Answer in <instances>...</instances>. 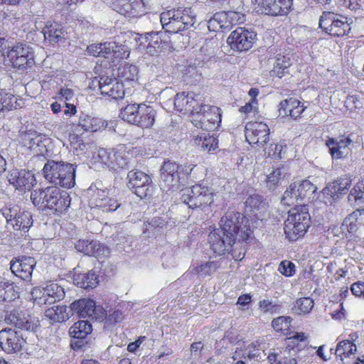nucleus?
<instances>
[{
    "instance_id": "cd10ccee",
    "label": "nucleus",
    "mask_w": 364,
    "mask_h": 364,
    "mask_svg": "<svg viewBox=\"0 0 364 364\" xmlns=\"http://www.w3.org/2000/svg\"><path fill=\"white\" fill-rule=\"evenodd\" d=\"M180 15V11L176 9L168 10L161 14L160 20L163 28L167 32L177 33L181 31L182 24L178 23V18Z\"/></svg>"
},
{
    "instance_id": "864d4df0",
    "label": "nucleus",
    "mask_w": 364,
    "mask_h": 364,
    "mask_svg": "<svg viewBox=\"0 0 364 364\" xmlns=\"http://www.w3.org/2000/svg\"><path fill=\"white\" fill-rule=\"evenodd\" d=\"M314 302L310 297H303L296 300L294 309L297 314H308L314 307Z\"/></svg>"
},
{
    "instance_id": "aec40b11",
    "label": "nucleus",
    "mask_w": 364,
    "mask_h": 364,
    "mask_svg": "<svg viewBox=\"0 0 364 364\" xmlns=\"http://www.w3.org/2000/svg\"><path fill=\"white\" fill-rule=\"evenodd\" d=\"M353 140L349 136H341L338 139L331 138L326 141V146L333 159L346 158L350 153Z\"/></svg>"
},
{
    "instance_id": "4c0bfd02",
    "label": "nucleus",
    "mask_w": 364,
    "mask_h": 364,
    "mask_svg": "<svg viewBox=\"0 0 364 364\" xmlns=\"http://www.w3.org/2000/svg\"><path fill=\"white\" fill-rule=\"evenodd\" d=\"M46 40L50 43H56L65 38V33L57 23L46 25L43 29Z\"/></svg>"
},
{
    "instance_id": "a19ab883",
    "label": "nucleus",
    "mask_w": 364,
    "mask_h": 364,
    "mask_svg": "<svg viewBox=\"0 0 364 364\" xmlns=\"http://www.w3.org/2000/svg\"><path fill=\"white\" fill-rule=\"evenodd\" d=\"M33 224L32 215L30 212L21 210L20 208L12 225L16 230L27 232Z\"/></svg>"
},
{
    "instance_id": "2eb2a0df",
    "label": "nucleus",
    "mask_w": 364,
    "mask_h": 364,
    "mask_svg": "<svg viewBox=\"0 0 364 364\" xmlns=\"http://www.w3.org/2000/svg\"><path fill=\"white\" fill-rule=\"evenodd\" d=\"M255 38L256 33L255 32L239 27L230 33L227 42L232 49L244 51L252 48Z\"/></svg>"
},
{
    "instance_id": "a18cd8bd",
    "label": "nucleus",
    "mask_w": 364,
    "mask_h": 364,
    "mask_svg": "<svg viewBox=\"0 0 364 364\" xmlns=\"http://www.w3.org/2000/svg\"><path fill=\"white\" fill-rule=\"evenodd\" d=\"M18 297L13 284L8 282H0V302L11 301Z\"/></svg>"
},
{
    "instance_id": "2f4dec72",
    "label": "nucleus",
    "mask_w": 364,
    "mask_h": 364,
    "mask_svg": "<svg viewBox=\"0 0 364 364\" xmlns=\"http://www.w3.org/2000/svg\"><path fill=\"white\" fill-rule=\"evenodd\" d=\"M114 48H116V42H104L88 46L87 51L89 54L95 57L109 58L112 57Z\"/></svg>"
},
{
    "instance_id": "58836bf2",
    "label": "nucleus",
    "mask_w": 364,
    "mask_h": 364,
    "mask_svg": "<svg viewBox=\"0 0 364 364\" xmlns=\"http://www.w3.org/2000/svg\"><path fill=\"white\" fill-rule=\"evenodd\" d=\"M70 309L64 305H56L46 310L45 315L53 322H63L70 317Z\"/></svg>"
},
{
    "instance_id": "473e14b6",
    "label": "nucleus",
    "mask_w": 364,
    "mask_h": 364,
    "mask_svg": "<svg viewBox=\"0 0 364 364\" xmlns=\"http://www.w3.org/2000/svg\"><path fill=\"white\" fill-rule=\"evenodd\" d=\"M73 282L80 288L92 289L97 287L99 279L95 272L90 271L87 273H75Z\"/></svg>"
},
{
    "instance_id": "37998d69",
    "label": "nucleus",
    "mask_w": 364,
    "mask_h": 364,
    "mask_svg": "<svg viewBox=\"0 0 364 364\" xmlns=\"http://www.w3.org/2000/svg\"><path fill=\"white\" fill-rule=\"evenodd\" d=\"M290 59L285 55H278L274 63V68L270 71L271 76L282 77L290 66Z\"/></svg>"
},
{
    "instance_id": "69168bd1",
    "label": "nucleus",
    "mask_w": 364,
    "mask_h": 364,
    "mask_svg": "<svg viewBox=\"0 0 364 364\" xmlns=\"http://www.w3.org/2000/svg\"><path fill=\"white\" fill-rule=\"evenodd\" d=\"M138 68L134 65H125L121 72L122 77L126 80H134L137 79Z\"/></svg>"
},
{
    "instance_id": "9b49d317",
    "label": "nucleus",
    "mask_w": 364,
    "mask_h": 364,
    "mask_svg": "<svg viewBox=\"0 0 364 364\" xmlns=\"http://www.w3.org/2000/svg\"><path fill=\"white\" fill-rule=\"evenodd\" d=\"M178 165L170 161H164L161 168L159 186L164 192L176 191L180 188Z\"/></svg>"
},
{
    "instance_id": "e433bc0d",
    "label": "nucleus",
    "mask_w": 364,
    "mask_h": 364,
    "mask_svg": "<svg viewBox=\"0 0 364 364\" xmlns=\"http://www.w3.org/2000/svg\"><path fill=\"white\" fill-rule=\"evenodd\" d=\"M77 252L87 255L99 256L100 244L97 240H79L75 245Z\"/></svg>"
},
{
    "instance_id": "f3484780",
    "label": "nucleus",
    "mask_w": 364,
    "mask_h": 364,
    "mask_svg": "<svg viewBox=\"0 0 364 364\" xmlns=\"http://www.w3.org/2000/svg\"><path fill=\"white\" fill-rule=\"evenodd\" d=\"M98 84L102 95H107L114 100L122 99L124 97V85L116 78L100 77Z\"/></svg>"
},
{
    "instance_id": "f03ea898",
    "label": "nucleus",
    "mask_w": 364,
    "mask_h": 364,
    "mask_svg": "<svg viewBox=\"0 0 364 364\" xmlns=\"http://www.w3.org/2000/svg\"><path fill=\"white\" fill-rule=\"evenodd\" d=\"M31 200L39 208H48L56 213H62L70 205L68 193L61 191L56 186L35 190L31 194Z\"/></svg>"
},
{
    "instance_id": "bf43d9fd",
    "label": "nucleus",
    "mask_w": 364,
    "mask_h": 364,
    "mask_svg": "<svg viewBox=\"0 0 364 364\" xmlns=\"http://www.w3.org/2000/svg\"><path fill=\"white\" fill-rule=\"evenodd\" d=\"M113 9L117 13L129 17V11L132 10V0H114Z\"/></svg>"
},
{
    "instance_id": "393cba45",
    "label": "nucleus",
    "mask_w": 364,
    "mask_h": 364,
    "mask_svg": "<svg viewBox=\"0 0 364 364\" xmlns=\"http://www.w3.org/2000/svg\"><path fill=\"white\" fill-rule=\"evenodd\" d=\"M352 180L348 175H343L328 184L323 188V192L324 195L330 196L333 199L338 198V194H344L351 186Z\"/></svg>"
},
{
    "instance_id": "052dcab7",
    "label": "nucleus",
    "mask_w": 364,
    "mask_h": 364,
    "mask_svg": "<svg viewBox=\"0 0 364 364\" xmlns=\"http://www.w3.org/2000/svg\"><path fill=\"white\" fill-rule=\"evenodd\" d=\"M29 46L26 44H17L14 46L7 53V58L10 63L16 60V58L21 57L29 49Z\"/></svg>"
},
{
    "instance_id": "f257e3e1",
    "label": "nucleus",
    "mask_w": 364,
    "mask_h": 364,
    "mask_svg": "<svg viewBox=\"0 0 364 364\" xmlns=\"http://www.w3.org/2000/svg\"><path fill=\"white\" fill-rule=\"evenodd\" d=\"M220 223L221 228L208 236L211 249L218 255H225L235 243L237 237L239 242L247 241L252 234L248 219L239 212L228 210Z\"/></svg>"
},
{
    "instance_id": "6e6552de",
    "label": "nucleus",
    "mask_w": 364,
    "mask_h": 364,
    "mask_svg": "<svg viewBox=\"0 0 364 364\" xmlns=\"http://www.w3.org/2000/svg\"><path fill=\"white\" fill-rule=\"evenodd\" d=\"M129 155L124 144H119L113 149H100L97 154L100 161L114 171L129 168Z\"/></svg>"
},
{
    "instance_id": "5701e85b",
    "label": "nucleus",
    "mask_w": 364,
    "mask_h": 364,
    "mask_svg": "<svg viewBox=\"0 0 364 364\" xmlns=\"http://www.w3.org/2000/svg\"><path fill=\"white\" fill-rule=\"evenodd\" d=\"M210 57L208 56L203 59L198 58L193 61L188 63L182 70L184 80L191 84L200 81L202 76L200 69L205 65V60L210 58Z\"/></svg>"
},
{
    "instance_id": "a211bd4d",
    "label": "nucleus",
    "mask_w": 364,
    "mask_h": 364,
    "mask_svg": "<svg viewBox=\"0 0 364 364\" xmlns=\"http://www.w3.org/2000/svg\"><path fill=\"white\" fill-rule=\"evenodd\" d=\"M8 180L16 189L20 190H29L36 182L32 171L24 169L11 171L8 176Z\"/></svg>"
},
{
    "instance_id": "ddd939ff",
    "label": "nucleus",
    "mask_w": 364,
    "mask_h": 364,
    "mask_svg": "<svg viewBox=\"0 0 364 364\" xmlns=\"http://www.w3.org/2000/svg\"><path fill=\"white\" fill-rule=\"evenodd\" d=\"M220 108L215 106L206 105L200 113L195 114V117L191 119L194 126L202 130L213 129L220 122Z\"/></svg>"
},
{
    "instance_id": "39448f33",
    "label": "nucleus",
    "mask_w": 364,
    "mask_h": 364,
    "mask_svg": "<svg viewBox=\"0 0 364 364\" xmlns=\"http://www.w3.org/2000/svg\"><path fill=\"white\" fill-rule=\"evenodd\" d=\"M112 190L101 188L96 185H92L87 190L90 202L96 207L102 208V211H118L122 215H127L130 213V204L127 203H118L117 200L109 197Z\"/></svg>"
},
{
    "instance_id": "4468645a",
    "label": "nucleus",
    "mask_w": 364,
    "mask_h": 364,
    "mask_svg": "<svg viewBox=\"0 0 364 364\" xmlns=\"http://www.w3.org/2000/svg\"><path fill=\"white\" fill-rule=\"evenodd\" d=\"M269 128L262 121L249 122L245 125V139L250 144L263 146L269 141Z\"/></svg>"
},
{
    "instance_id": "09e8293b",
    "label": "nucleus",
    "mask_w": 364,
    "mask_h": 364,
    "mask_svg": "<svg viewBox=\"0 0 364 364\" xmlns=\"http://www.w3.org/2000/svg\"><path fill=\"white\" fill-rule=\"evenodd\" d=\"M166 225V220L163 217H154L150 221L144 223V233H147L149 236L151 233L153 235L157 233L159 230Z\"/></svg>"
},
{
    "instance_id": "774afa93",
    "label": "nucleus",
    "mask_w": 364,
    "mask_h": 364,
    "mask_svg": "<svg viewBox=\"0 0 364 364\" xmlns=\"http://www.w3.org/2000/svg\"><path fill=\"white\" fill-rule=\"evenodd\" d=\"M279 271L286 277H290L295 272V265L290 261H283L279 266Z\"/></svg>"
},
{
    "instance_id": "0e129e2a",
    "label": "nucleus",
    "mask_w": 364,
    "mask_h": 364,
    "mask_svg": "<svg viewBox=\"0 0 364 364\" xmlns=\"http://www.w3.org/2000/svg\"><path fill=\"white\" fill-rule=\"evenodd\" d=\"M146 13V6L142 0H132V10L129 11V17H139Z\"/></svg>"
},
{
    "instance_id": "412c9836",
    "label": "nucleus",
    "mask_w": 364,
    "mask_h": 364,
    "mask_svg": "<svg viewBox=\"0 0 364 364\" xmlns=\"http://www.w3.org/2000/svg\"><path fill=\"white\" fill-rule=\"evenodd\" d=\"M262 11L271 16L287 15L291 10L292 0H257Z\"/></svg>"
},
{
    "instance_id": "20e7f679",
    "label": "nucleus",
    "mask_w": 364,
    "mask_h": 364,
    "mask_svg": "<svg viewBox=\"0 0 364 364\" xmlns=\"http://www.w3.org/2000/svg\"><path fill=\"white\" fill-rule=\"evenodd\" d=\"M155 109L145 104H130L122 109L119 117L132 124L142 129L151 127L155 122Z\"/></svg>"
},
{
    "instance_id": "c03bdc74",
    "label": "nucleus",
    "mask_w": 364,
    "mask_h": 364,
    "mask_svg": "<svg viewBox=\"0 0 364 364\" xmlns=\"http://www.w3.org/2000/svg\"><path fill=\"white\" fill-rule=\"evenodd\" d=\"M176 11H180V15L178 16V23L182 24L181 31L191 27L196 21V17L192 14L190 8H178Z\"/></svg>"
},
{
    "instance_id": "c756f323",
    "label": "nucleus",
    "mask_w": 364,
    "mask_h": 364,
    "mask_svg": "<svg viewBox=\"0 0 364 364\" xmlns=\"http://www.w3.org/2000/svg\"><path fill=\"white\" fill-rule=\"evenodd\" d=\"M75 168L72 164L63 162L61 167L62 171L59 178H58L57 186H60L64 188H70L75 184Z\"/></svg>"
},
{
    "instance_id": "13d9d810",
    "label": "nucleus",
    "mask_w": 364,
    "mask_h": 364,
    "mask_svg": "<svg viewBox=\"0 0 364 364\" xmlns=\"http://www.w3.org/2000/svg\"><path fill=\"white\" fill-rule=\"evenodd\" d=\"M316 188V186L308 180L297 182V192L298 196H300V200L304 198L307 195L314 193Z\"/></svg>"
},
{
    "instance_id": "423d86ee",
    "label": "nucleus",
    "mask_w": 364,
    "mask_h": 364,
    "mask_svg": "<svg viewBox=\"0 0 364 364\" xmlns=\"http://www.w3.org/2000/svg\"><path fill=\"white\" fill-rule=\"evenodd\" d=\"M181 201L190 208H201L210 205L214 200V192L211 188L196 184L191 188L181 190Z\"/></svg>"
},
{
    "instance_id": "0eeeda50",
    "label": "nucleus",
    "mask_w": 364,
    "mask_h": 364,
    "mask_svg": "<svg viewBox=\"0 0 364 364\" xmlns=\"http://www.w3.org/2000/svg\"><path fill=\"white\" fill-rule=\"evenodd\" d=\"M347 17L329 11H324L319 20V27L331 36L342 37L348 35L351 28Z\"/></svg>"
},
{
    "instance_id": "1a4fd4ad",
    "label": "nucleus",
    "mask_w": 364,
    "mask_h": 364,
    "mask_svg": "<svg viewBox=\"0 0 364 364\" xmlns=\"http://www.w3.org/2000/svg\"><path fill=\"white\" fill-rule=\"evenodd\" d=\"M70 308V311L81 317H87L91 320L100 322L104 321L107 315V311L101 306H97L95 302L90 299L75 301L71 304Z\"/></svg>"
},
{
    "instance_id": "4d7b16f0",
    "label": "nucleus",
    "mask_w": 364,
    "mask_h": 364,
    "mask_svg": "<svg viewBox=\"0 0 364 364\" xmlns=\"http://www.w3.org/2000/svg\"><path fill=\"white\" fill-rule=\"evenodd\" d=\"M356 350V346L348 340L341 341L338 343L336 349V355L341 357L343 355L347 356L353 354Z\"/></svg>"
},
{
    "instance_id": "72a5a7b5",
    "label": "nucleus",
    "mask_w": 364,
    "mask_h": 364,
    "mask_svg": "<svg viewBox=\"0 0 364 364\" xmlns=\"http://www.w3.org/2000/svg\"><path fill=\"white\" fill-rule=\"evenodd\" d=\"M246 208L252 213L261 217L267 210V203L263 198L258 194H252L248 196L245 200Z\"/></svg>"
},
{
    "instance_id": "603ef678",
    "label": "nucleus",
    "mask_w": 364,
    "mask_h": 364,
    "mask_svg": "<svg viewBox=\"0 0 364 364\" xmlns=\"http://www.w3.org/2000/svg\"><path fill=\"white\" fill-rule=\"evenodd\" d=\"M189 97L188 104H191V105H190L188 112L191 113V119H193V117H195V114L200 113L203 109V106L206 105L203 103L202 97L199 94L191 92L189 93Z\"/></svg>"
},
{
    "instance_id": "6e6d98bb",
    "label": "nucleus",
    "mask_w": 364,
    "mask_h": 364,
    "mask_svg": "<svg viewBox=\"0 0 364 364\" xmlns=\"http://www.w3.org/2000/svg\"><path fill=\"white\" fill-rule=\"evenodd\" d=\"M18 107L20 104L17 102L16 97L5 91L4 100L0 103V111H9L17 109Z\"/></svg>"
},
{
    "instance_id": "dca6fc26",
    "label": "nucleus",
    "mask_w": 364,
    "mask_h": 364,
    "mask_svg": "<svg viewBox=\"0 0 364 364\" xmlns=\"http://www.w3.org/2000/svg\"><path fill=\"white\" fill-rule=\"evenodd\" d=\"M25 343L21 334L12 328L0 331V347L5 353L11 354L20 351Z\"/></svg>"
},
{
    "instance_id": "c85d7f7f",
    "label": "nucleus",
    "mask_w": 364,
    "mask_h": 364,
    "mask_svg": "<svg viewBox=\"0 0 364 364\" xmlns=\"http://www.w3.org/2000/svg\"><path fill=\"white\" fill-rule=\"evenodd\" d=\"M92 325L87 321H79L70 328V336L79 339L75 344V347L81 348L84 346L82 339L85 338L92 332Z\"/></svg>"
},
{
    "instance_id": "a878e982",
    "label": "nucleus",
    "mask_w": 364,
    "mask_h": 364,
    "mask_svg": "<svg viewBox=\"0 0 364 364\" xmlns=\"http://www.w3.org/2000/svg\"><path fill=\"white\" fill-rule=\"evenodd\" d=\"M140 46L144 45L146 52L154 55L162 50L166 42L161 38L160 33L152 32L146 33L144 36L139 38Z\"/></svg>"
},
{
    "instance_id": "7c9ffc66",
    "label": "nucleus",
    "mask_w": 364,
    "mask_h": 364,
    "mask_svg": "<svg viewBox=\"0 0 364 364\" xmlns=\"http://www.w3.org/2000/svg\"><path fill=\"white\" fill-rule=\"evenodd\" d=\"M196 145L200 147L203 151L210 153L218 148V139L211 136L208 131L203 130L196 136H193Z\"/></svg>"
},
{
    "instance_id": "c9c22d12",
    "label": "nucleus",
    "mask_w": 364,
    "mask_h": 364,
    "mask_svg": "<svg viewBox=\"0 0 364 364\" xmlns=\"http://www.w3.org/2000/svg\"><path fill=\"white\" fill-rule=\"evenodd\" d=\"M349 232H355L362 225H364V209H357L347 216L343 223Z\"/></svg>"
},
{
    "instance_id": "bb28decb",
    "label": "nucleus",
    "mask_w": 364,
    "mask_h": 364,
    "mask_svg": "<svg viewBox=\"0 0 364 364\" xmlns=\"http://www.w3.org/2000/svg\"><path fill=\"white\" fill-rule=\"evenodd\" d=\"M279 106V111L280 114L290 116L294 119L299 117L305 109L304 105L294 97L282 101Z\"/></svg>"
},
{
    "instance_id": "b1692460",
    "label": "nucleus",
    "mask_w": 364,
    "mask_h": 364,
    "mask_svg": "<svg viewBox=\"0 0 364 364\" xmlns=\"http://www.w3.org/2000/svg\"><path fill=\"white\" fill-rule=\"evenodd\" d=\"M73 131L77 133L96 132L102 126L101 119L87 114H82L77 120L71 122Z\"/></svg>"
},
{
    "instance_id": "7ed1b4c3",
    "label": "nucleus",
    "mask_w": 364,
    "mask_h": 364,
    "mask_svg": "<svg viewBox=\"0 0 364 364\" xmlns=\"http://www.w3.org/2000/svg\"><path fill=\"white\" fill-rule=\"evenodd\" d=\"M288 213L284 221V233L290 241H295L306 233L310 224V215L305 206H296Z\"/></svg>"
},
{
    "instance_id": "9d476101",
    "label": "nucleus",
    "mask_w": 364,
    "mask_h": 364,
    "mask_svg": "<svg viewBox=\"0 0 364 364\" xmlns=\"http://www.w3.org/2000/svg\"><path fill=\"white\" fill-rule=\"evenodd\" d=\"M127 186L140 198L151 196L152 193V180L149 175L139 171L132 170L127 174Z\"/></svg>"
},
{
    "instance_id": "f8f14e48",
    "label": "nucleus",
    "mask_w": 364,
    "mask_h": 364,
    "mask_svg": "<svg viewBox=\"0 0 364 364\" xmlns=\"http://www.w3.org/2000/svg\"><path fill=\"white\" fill-rule=\"evenodd\" d=\"M34 301L38 304H52L65 296L63 288L57 283L51 282L42 289L34 288L31 292Z\"/></svg>"
},
{
    "instance_id": "4be33fe9",
    "label": "nucleus",
    "mask_w": 364,
    "mask_h": 364,
    "mask_svg": "<svg viewBox=\"0 0 364 364\" xmlns=\"http://www.w3.org/2000/svg\"><path fill=\"white\" fill-rule=\"evenodd\" d=\"M4 321L18 328L33 331L38 327L37 323L28 318L23 312L13 310L5 315Z\"/></svg>"
},
{
    "instance_id": "3c124183",
    "label": "nucleus",
    "mask_w": 364,
    "mask_h": 364,
    "mask_svg": "<svg viewBox=\"0 0 364 364\" xmlns=\"http://www.w3.org/2000/svg\"><path fill=\"white\" fill-rule=\"evenodd\" d=\"M300 200V196H298L297 182H294L289 186V188L284 193L282 202L287 205H294Z\"/></svg>"
},
{
    "instance_id": "338daca9",
    "label": "nucleus",
    "mask_w": 364,
    "mask_h": 364,
    "mask_svg": "<svg viewBox=\"0 0 364 364\" xmlns=\"http://www.w3.org/2000/svg\"><path fill=\"white\" fill-rule=\"evenodd\" d=\"M226 15L228 22L230 23V29L233 25L242 23L245 20V16L239 12L229 11L226 12Z\"/></svg>"
},
{
    "instance_id": "6ab92c4d",
    "label": "nucleus",
    "mask_w": 364,
    "mask_h": 364,
    "mask_svg": "<svg viewBox=\"0 0 364 364\" xmlns=\"http://www.w3.org/2000/svg\"><path fill=\"white\" fill-rule=\"evenodd\" d=\"M36 264V262L33 257H23L21 259L11 260L10 269L16 277L23 280L29 281L31 279L32 272Z\"/></svg>"
},
{
    "instance_id": "de8ad7c7",
    "label": "nucleus",
    "mask_w": 364,
    "mask_h": 364,
    "mask_svg": "<svg viewBox=\"0 0 364 364\" xmlns=\"http://www.w3.org/2000/svg\"><path fill=\"white\" fill-rule=\"evenodd\" d=\"M348 200L350 203H364V179L360 180L350 191Z\"/></svg>"
},
{
    "instance_id": "79ce46f5",
    "label": "nucleus",
    "mask_w": 364,
    "mask_h": 364,
    "mask_svg": "<svg viewBox=\"0 0 364 364\" xmlns=\"http://www.w3.org/2000/svg\"><path fill=\"white\" fill-rule=\"evenodd\" d=\"M287 174V168L284 166L273 168L270 173L267 176V186L269 189H274L275 187L282 183Z\"/></svg>"
},
{
    "instance_id": "f704fd0d",
    "label": "nucleus",
    "mask_w": 364,
    "mask_h": 364,
    "mask_svg": "<svg viewBox=\"0 0 364 364\" xmlns=\"http://www.w3.org/2000/svg\"><path fill=\"white\" fill-rule=\"evenodd\" d=\"M63 161H55L49 160L44 165L43 171L45 178L50 183H54L57 186L58 178H59L62 170L60 169L63 166Z\"/></svg>"
},
{
    "instance_id": "5fc2aeb1",
    "label": "nucleus",
    "mask_w": 364,
    "mask_h": 364,
    "mask_svg": "<svg viewBox=\"0 0 364 364\" xmlns=\"http://www.w3.org/2000/svg\"><path fill=\"white\" fill-rule=\"evenodd\" d=\"M190 97L189 93L186 95L184 92L176 94L174 99V107L176 110L179 112H188L190 110V105L191 104H188Z\"/></svg>"
},
{
    "instance_id": "8fccbe9b",
    "label": "nucleus",
    "mask_w": 364,
    "mask_h": 364,
    "mask_svg": "<svg viewBox=\"0 0 364 364\" xmlns=\"http://www.w3.org/2000/svg\"><path fill=\"white\" fill-rule=\"evenodd\" d=\"M20 139L23 146H26L28 149H33L35 146H38L39 142H41V139L37 132L31 130L21 133L20 135Z\"/></svg>"
},
{
    "instance_id": "680f3d73",
    "label": "nucleus",
    "mask_w": 364,
    "mask_h": 364,
    "mask_svg": "<svg viewBox=\"0 0 364 364\" xmlns=\"http://www.w3.org/2000/svg\"><path fill=\"white\" fill-rule=\"evenodd\" d=\"M291 318L289 316H279L272 321V326L276 331L288 330Z\"/></svg>"
},
{
    "instance_id": "ea45409f",
    "label": "nucleus",
    "mask_w": 364,
    "mask_h": 364,
    "mask_svg": "<svg viewBox=\"0 0 364 364\" xmlns=\"http://www.w3.org/2000/svg\"><path fill=\"white\" fill-rule=\"evenodd\" d=\"M12 66L21 72H28L34 64V54L30 48L21 57L16 58V60L11 63Z\"/></svg>"
},
{
    "instance_id": "e2e57ef3",
    "label": "nucleus",
    "mask_w": 364,
    "mask_h": 364,
    "mask_svg": "<svg viewBox=\"0 0 364 364\" xmlns=\"http://www.w3.org/2000/svg\"><path fill=\"white\" fill-rule=\"evenodd\" d=\"M259 309L264 314H274L279 311L280 306L274 304L270 299H263L258 303Z\"/></svg>"
},
{
    "instance_id": "49530a36",
    "label": "nucleus",
    "mask_w": 364,
    "mask_h": 364,
    "mask_svg": "<svg viewBox=\"0 0 364 364\" xmlns=\"http://www.w3.org/2000/svg\"><path fill=\"white\" fill-rule=\"evenodd\" d=\"M219 268L220 264L218 262H207L194 267L192 272L193 274H199L203 277H205L215 272Z\"/></svg>"
}]
</instances>
